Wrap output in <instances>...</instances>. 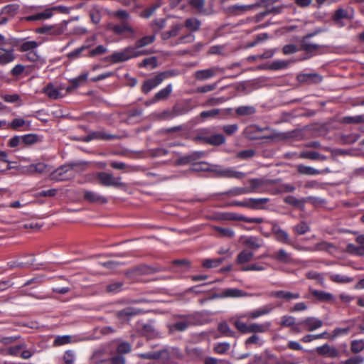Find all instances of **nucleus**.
Instances as JSON below:
<instances>
[{"label": "nucleus", "instance_id": "f257e3e1", "mask_svg": "<svg viewBox=\"0 0 364 364\" xmlns=\"http://www.w3.org/2000/svg\"><path fill=\"white\" fill-rule=\"evenodd\" d=\"M144 50H137L133 46L127 47L122 51L115 52L111 56V60L114 63H119L128 60L130 58H136L144 55Z\"/></svg>", "mask_w": 364, "mask_h": 364}, {"label": "nucleus", "instance_id": "f03ea898", "mask_svg": "<svg viewBox=\"0 0 364 364\" xmlns=\"http://www.w3.org/2000/svg\"><path fill=\"white\" fill-rule=\"evenodd\" d=\"M97 178L100 183L104 186H114L117 188H127V184L121 181V177H114L108 172H99Z\"/></svg>", "mask_w": 364, "mask_h": 364}, {"label": "nucleus", "instance_id": "7ed1b4c3", "mask_svg": "<svg viewBox=\"0 0 364 364\" xmlns=\"http://www.w3.org/2000/svg\"><path fill=\"white\" fill-rule=\"evenodd\" d=\"M76 164H65L51 173V178L55 181H65L75 176Z\"/></svg>", "mask_w": 364, "mask_h": 364}, {"label": "nucleus", "instance_id": "20e7f679", "mask_svg": "<svg viewBox=\"0 0 364 364\" xmlns=\"http://www.w3.org/2000/svg\"><path fill=\"white\" fill-rule=\"evenodd\" d=\"M6 353L13 356L20 355L21 358L27 360L34 354V350L27 349L26 344L23 342L18 345L10 346L6 349Z\"/></svg>", "mask_w": 364, "mask_h": 364}, {"label": "nucleus", "instance_id": "39448f33", "mask_svg": "<svg viewBox=\"0 0 364 364\" xmlns=\"http://www.w3.org/2000/svg\"><path fill=\"white\" fill-rule=\"evenodd\" d=\"M240 241L243 245L252 250H258L264 244L262 238L255 236H242L240 238Z\"/></svg>", "mask_w": 364, "mask_h": 364}, {"label": "nucleus", "instance_id": "423d86ee", "mask_svg": "<svg viewBox=\"0 0 364 364\" xmlns=\"http://www.w3.org/2000/svg\"><path fill=\"white\" fill-rule=\"evenodd\" d=\"M252 294H248L241 289L236 288L225 289L220 293V298H240L252 296Z\"/></svg>", "mask_w": 364, "mask_h": 364}, {"label": "nucleus", "instance_id": "0eeeda50", "mask_svg": "<svg viewBox=\"0 0 364 364\" xmlns=\"http://www.w3.org/2000/svg\"><path fill=\"white\" fill-rule=\"evenodd\" d=\"M107 28L118 35L129 33L133 36L135 33L134 29L126 21L122 22L121 24L109 23Z\"/></svg>", "mask_w": 364, "mask_h": 364}, {"label": "nucleus", "instance_id": "6e6552de", "mask_svg": "<svg viewBox=\"0 0 364 364\" xmlns=\"http://www.w3.org/2000/svg\"><path fill=\"white\" fill-rule=\"evenodd\" d=\"M272 232L275 236V239L282 243L289 245L291 244V240L289 238V234L283 229H282L277 224H274L272 228Z\"/></svg>", "mask_w": 364, "mask_h": 364}, {"label": "nucleus", "instance_id": "1a4fd4ad", "mask_svg": "<svg viewBox=\"0 0 364 364\" xmlns=\"http://www.w3.org/2000/svg\"><path fill=\"white\" fill-rule=\"evenodd\" d=\"M216 176L224 178H242L245 176V173L242 172L237 171L233 168H222L218 166V170L216 171Z\"/></svg>", "mask_w": 364, "mask_h": 364}, {"label": "nucleus", "instance_id": "9d476101", "mask_svg": "<svg viewBox=\"0 0 364 364\" xmlns=\"http://www.w3.org/2000/svg\"><path fill=\"white\" fill-rule=\"evenodd\" d=\"M316 351L320 355L331 358H337L340 355L339 351L335 347L330 346L328 344L317 347Z\"/></svg>", "mask_w": 364, "mask_h": 364}, {"label": "nucleus", "instance_id": "9b49d317", "mask_svg": "<svg viewBox=\"0 0 364 364\" xmlns=\"http://www.w3.org/2000/svg\"><path fill=\"white\" fill-rule=\"evenodd\" d=\"M353 17V10L348 7L346 9L339 8L333 14L332 18L336 22H340L342 19H352Z\"/></svg>", "mask_w": 364, "mask_h": 364}, {"label": "nucleus", "instance_id": "f8f14e48", "mask_svg": "<svg viewBox=\"0 0 364 364\" xmlns=\"http://www.w3.org/2000/svg\"><path fill=\"white\" fill-rule=\"evenodd\" d=\"M219 70H220V69L217 67H213V68H208V69L200 70H197L195 73L194 76L196 80H200V81H203V80L210 79V78L213 77V76H215Z\"/></svg>", "mask_w": 364, "mask_h": 364}, {"label": "nucleus", "instance_id": "ddd939ff", "mask_svg": "<svg viewBox=\"0 0 364 364\" xmlns=\"http://www.w3.org/2000/svg\"><path fill=\"white\" fill-rule=\"evenodd\" d=\"M84 198L90 203L104 204L107 203V198L100 193L91 191H84Z\"/></svg>", "mask_w": 364, "mask_h": 364}, {"label": "nucleus", "instance_id": "4468645a", "mask_svg": "<svg viewBox=\"0 0 364 364\" xmlns=\"http://www.w3.org/2000/svg\"><path fill=\"white\" fill-rule=\"evenodd\" d=\"M272 258L284 264H292L294 259L291 254L287 252L284 249H279L272 256Z\"/></svg>", "mask_w": 364, "mask_h": 364}, {"label": "nucleus", "instance_id": "2eb2a0df", "mask_svg": "<svg viewBox=\"0 0 364 364\" xmlns=\"http://www.w3.org/2000/svg\"><path fill=\"white\" fill-rule=\"evenodd\" d=\"M64 28L60 26H43L36 29L38 33H48L51 36H60L64 33Z\"/></svg>", "mask_w": 364, "mask_h": 364}, {"label": "nucleus", "instance_id": "dca6fc26", "mask_svg": "<svg viewBox=\"0 0 364 364\" xmlns=\"http://www.w3.org/2000/svg\"><path fill=\"white\" fill-rule=\"evenodd\" d=\"M269 296L271 297L282 299L287 301L300 298V294L299 293H291L286 291H272L269 293Z\"/></svg>", "mask_w": 364, "mask_h": 364}, {"label": "nucleus", "instance_id": "f3484780", "mask_svg": "<svg viewBox=\"0 0 364 364\" xmlns=\"http://www.w3.org/2000/svg\"><path fill=\"white\" fill-rule=\"evenodd\" d=\"M116 136L114 135L107 134L103 130L95 131L90 133L85 138V141H90L94 139L97 140H109L114 139Z\"/></svg>", "mask_w": 364, "mask_h": 364}, {"label": "nucleus", "instance_id": "a211bd4d", "mask_svg": "<svg viewBox=\"0 0 364 364\" xmlns=\"http://www.w3.org/2000/svg\"><path fill=\"white\" fill-rule=\"evenodd\" d=\"M164 80L159 74H157L154 77L149 78L146 80L142 86V91L144 93L149 92L152 89L159 85Z\"/></svg>", "mask_w": 364, "mask_h": 364}, {"label": "nucleus", "instance_id": "6ab92c4d", "mask_svg": "<svg viewBox=\"0 0 364 364\" xmlns=\"http://www.w3.org/2000/svg\"><path fill=\"white\" fill-rule=\"evenodd\" d=\"M301 323L304 324L305 329L309 331H315L323 326L322 321L315 317H308L301 321Z\"/></svg>", "mask_w": 364, "mask_h": 364}, {"label": "nucleus", "instance_id": "aec40b11", "mask_svg": "<svg viewBox=\"0 0 364 364\" xmlns=\"http://www.w3.org/2000/svg\"><path fill=\"white\" fill-rule=\"evenodd\" d=\"M273 309V307L270 305L264 306L259 309H257L256 310L250 311L246 314V316L247 318H252L255 319L258 317H260L262 316L268 314L270 313Z\"/></svg>", "mask_w": 364, "mask_h": 364}, {"label": "nucleus", "instance_id": "412c9836", "mask_svg": "<svg viewBox=\"0 0 364 364\" xmlns=\"http://www.w3.org/2000/svg\"><path fill=\"white\" fill-rule=\"evenodd\" d=\"M192 323L190 317L183 318L170 326L171 331H183Z\"/></svg>", "mask_w": 364, "mask_h": 364}, {"label": "nucleus", "instance_id": "4be33fe9", "mask_svg": "<svg viewBox=\"0 0 364 364\" xmlns=\"http://www.w3.org/2000/svg\"><path fill=\"white\" fill-rule=\"evenodd\" d=\"M43 92L50 99L56 100L63 97L60 90L49 83L43 88Z\"/></svg>", "mask_w": 364, "mask_h": 364}, {"label": "nucleus", "instance_id": "5701e85b", "mask_svg": "<svg viewBox=\"0 0 364 364\" xmlns=\"http://www.w3.org/2000/svg\"><path fill=\"white\" fill-rule=\"evenodd\" d=\"M15 60V55L14 49H9L2 50L0 53V65H4L13 62Z\"/></svg>", "mask_w": 364, "mask_h": 364}, {"label": "nucleus", "instance_id": "b1692460", "mask_svg": "<svg viewBox=\"0 0 364 364\" xmlns=\"http://www.w3.org/2000/svg\"><path fill=\"white\" fill-rule=\"evenodd\" d=\"M247 318L246 314H240L234 320V325L242 333H250V324L240 321L241 318Z\"/></svg>", "mask_w": 364, "mask_h": 364}, {"label": "nucleus", "instance_id": "393cba45", "mask_svg": "<svg viewBox=\"0 0 364 364\" xmlns=\"http://www.w3.org/2000/svg\"><path fill=\"white\" fill-rule=\"evenodd\" d=\"M106 361L107 358L105 357V350L102 348L95 350L90 357L91 364H103Z\"/></svg>", "mask_w": 364, "mask_h": 364}, {"label": "nucleus", "instance_id": "a878e982", "mask_svg": "<svg viewBox=\"0 0 364 364\" xmlns=\"http://www.w3.org/2000/svg\"><path fill=\"white\" fill-rule=\"evenodd\" d=\"M53 16L52 9L50 8L46 9L44 11L31 15L26 17V19L30 21L46 20Z\"/></svg>", "mask_w": 364, "mask_h": 364}, {"label": "nucleus", "instance_id": "bb28decb", "mask_svg": "<svg viewBox=\"0 0 364 364\" xmlns=\"http://www.w3.org/2000/svg\"><path fill=\"white\" fill-rule=\"evenodd\" d=\"M172 92V85L168 84L166 87L159 90L153 98V102L166 100Z\"/></svg>", "mask_w": 364, "mask_h": 364}, {"label": "nucleus", "instance_id": "cd10ccee", "mask_svg": "<svg viewBox=\"0 0 364 364\" xmlns=\"http://www.w3.org/2000/svg\"><path fill=\"white\" fill-rule=\"evenodd\" d=\"M193 170L196 171H210L216 174L218 166L209 164L205 162H200L194 165Z\"/></svg>", "mask_w": 364, "mask_h": 364}, {"label": "nucleus", "instance_id": "c85d7f7f", "mask_svg": "<svg viewBox=\"0 0 364 364\" xmlns=\"http://www.w3.org/2000/svg\"><path fill=\"white\" fill-rule=\"evenodd\" d=\"M77 341V340L75 338L69 335L58 336L54 339L53 344L54 346H60Z\"/></svg>", "mask_w": 364, "mask_h": 364}, {"label": "nucleus", "instance_id": "c756f323", "mask_svg": "<svg viewBox=\"0 0 364 364\" xmlns=\"http://www.w3.org/2000/svg\"><path fill=\"white\" fill-rule=\"evenodd\" d=\"M248 201V208L251 209H259L262 206L266 204L269 201V198H247Z\"/></svg>", "mask_w": 364, "mask_h": 364}, {"label": "nucleus", "instance_id": "7c9ffc66", "mask_svg": "<svg viewBox=\"0 0 364 364\" xmlns=\"http://www.w3.org/2000/svg\"><path fill=\"white\" fill-rule=\"evenodd\" d=\"M156 39V35L155 33L150 36H146L140 39H139L136 42L134 48H136L137 50H139V48L146 46L148 45L151 44Z\"/></svg>", "mask_w": 364, "mask_h": 364}, {"label": "nucleus", "instance_id": "2f4dec72", "mask_svg": "<svg viewBox=\"0 0 364 364\" xmlns=\"http://www.w3.org/2000/svg\"><path fill=\"white\" fill-rule=\"evenodd\" d=\"M297 171L304 175L314 176L320 174L321 172L311 166L299 164L296 166Z\"/></svg>", "mask_w": 364, "mask_h": 364}, {"label": "nucleus", "instance_id": "473e14b6", "mask_svg": "<svg viewBox=\"0 0 364 364\" xmlns=\"http://www.w3.org/2000/svg\"><path fill=\"white\" fill-rule=\"evenodd\" d=\"M141 312V310L133 307H127L117 313V316L119 318H129L133 316L137 315Z\"/></svg>", "mask_w": 364, "mask_h": 364}, {"label": "nucleus", "instance_id": "72a5a7b5", "mask_svg": "<svg viewBox=\"0 0 364 364\" xmlns=\"http://www.w3.org/2000/svg\"><path fill=\"white\" fill-rule=\"evenodd\" d=\"M204 155H205V153L203 151L195 152L190 156H186L180 158L179 159H178L176 161V164L177 165L186 164H188L189 162L195 160L197 158L203 156Z\"/></svg>", "mask_w": 364, "mask_h": 364}, {"label": "nucleus", "instance_id": "f704fd0d", "mask_svg": "<svg viewBox=\"0 0 364 364\" xmlns=\"http://www.w3.org/2000/svg\"><path fill=\"white\" fill-rule=\"evenodd\" d=\"M299 158L320 161H324L326 159L325 156L321 155L316 151H302L299 154Z\"/></svg>", "mask_w": 364, "mask_h": 364}, {"label": "nucleus", "instance_id": "c9c22d12", "mask_svg": "<svg viewBox=\"0 0 364 364\" xmlns=\"http://www.w3.org/2000/svg\"><path fill=\"white\" fill-rule=\"evenodd\" d=\"M203 142L213 144L220 145L225 142V138L222 134H215L209 137L201 138Z\"/></svg>", "mask_w": 364, "mask_h": 364}, {"label": "nucleus", "instance_id": "e433bc0d", "mask_svg": "<svg viewBox=\"0 0 364 364\" xmlns=\"http://www.w3.org/2000/svg\"><path fill=\"white\" fill-rule=\"evenodd\" d=\"M142 333L149 338H155L159 335V332L151 323H146L144 325L142 328Z\"/></svg>", "mask_w": 364, "mask_h": 364}, {"label": "nucleus", "instance_id": "4c0bfd02", "mask_svg": "<svg viewBox=\"0 0 364 364\" xmlns=\"http://www.w3.org/2000/svg\"><path fill=\"white\" fill-rule=\"evenodd\" d=\"M254 253L251 251L244 250L237 255V262L239 264H245L253 259Z\"/></svg>", "mask_w": 364, "mask_h": 364}, {"label": "nucleus", "instance_id": "58836bf2", "mask_svg": "<svg viewBox=\"0 0 364 364\" xmlns=\"http://www.w3.org/2000/svg\"><path fill=\"white\" fill-rule=\"evenodd\" d=\"M270 326V323L267 322L264 323H250V333H264L267 331Z\"/></svg>", "mask_w": 364, "mask_h": 364}, {"label": "nucleus", "instance_id": "ea45409f", "mask_svg": "<svg viewBox=\"0 0 364 364\" xmlns=\"http://www.w3.org/2000/svg\"><path fill=\"white\" fill-rule=\"evenodd\" d=\"M39 43L35 41H29L23 42L19 47L21 52H31L33 51L38 46Z\"/></svg>", "mask_w": 364, "mask_h": 364}, {"label": "nucleus", "instance_id": "a19ab883", "mask_svg": "<svg viewBox=\"0 0 364 364\" xmlns=\"http://www.w3.org/2000/svg\"><path fill=\"white\" fill-rule=\"evenodd\" d=\"M330 279L333 282L338 284H346L350 283L353 281V279L343 274H331L330 275Z\"/></svg>", "mask_w": 364, "mask_h": 364}, {"label": "nucleus", "instance_id": "79ce46f5", "mask_svg": "<svg viewBox=\"0 0 364 364\" xmlns=\"http://www.w3.org/2000/svg\"><path fill=\"white\" fill-rule=\"evenodd\" d=\"M293 230L297 235H304L310 231V226L306 222L301 221L293 227Z\"/></svg>", "mask_w": 364, "mask_h": 364}, {"label": "nucleus", "instance_id": "37998d69", "mask_svg": "<svg viewBox=\"0 0 364 364\" xmlns=\"http://www.w3.org/2000/svg\"><path fill=\"white\" fill-rule=\"evenodd\" d=\"M181 28V25H174L169 31L163 32L161 38L164 40H167L170 38L175 37L179 33Z\"/></svg>", "mask_w": 364, "mask_h": 364}, {"label": "nucleus", "instance_id": "c03bdc74", "mask_svg": "<svg viewBox=\"0 0 364 364\" xmlns=\"http://www.w3.org/2000/svg\"><path fill=\"white\" fill-rule=\"evenodd\" d=\"M250 193V191L247 187H235L229 190L226 194L230 196H237L244 194Z\"/></svg>", "mask_w": 364, "mask_h": 364}, {"label": "nucleus", "instance_id": "a18cd8bd", "mask_svg": "<svg viewBox=\"0 0 364 364\" xmlns=\"http://www.w3.org/2000/svg\"><path fill=\"white\" fill-rule=\"evenodd\" d=\"M214 230L220 235L221 237L232 238L235 235V232L233 230L230 228H221V227H215Z\"/></svg>", "mask_w": 364, "mask_h": 364}, {"label": "nucleus", "instance_id": "49530a36", "mask_svg": "<svg viewBox=\"0 0 364 364\" xmlns=\"http://www.w3.org/2000/svg\"><path fill=\"white\" fill-rule=\"evenodd\" d=\"M218 331L225 336L234 337L235 332L232 331L225 322L220 323L218 325Z\"/></svg>", "mask_w": 364, "mask_h": 364}, {"label": "nucleus", "instance_id": "de8ad7c7", "mask_svg": "<svg viewBox=\"0 0 364 364\" xmlns=\"http://www.w3.org/2000/svg\"><path fill=\"white\" fill-rule=\"evenodd\" d=\"M223 259H205L203 261V266L205 268H213L218 267L222 262Z\"/></svg>", "mask_w": 364, "mask_h": 364}, {"label": "nucleus", "instance_id": "09e8293b", "mask_svg": "<svg viewBox=\"0 0 364 364\" xmlns=\"http://www.w3.org/2000/svg\"><path fill=\"white\" fill-rule=\"evenodd\" d=\"M28 170L31 172H36L38 173H43L47 171V165L44 163H37L31 164L28 167Z\"/></svg>", "mask_w": 364, "mask_h": 364}, {"label": "nucleus", "instance_id": "8fccbe9b", "mask_svg": "<svg viewBox=\"0 0 364 364\" xmlns=\"http://www.w3.org/2000/svg\"><path fill=\"white\" fill-rule=\"evenodd\" d=\"M186 26L189 30L195 31L199 29L200 22L196 18H188L186 21Z\"/></svg>", "mask_w": 364, "mask_h": 364}, {"label": "nucleus", "instance_id": "3c124183", "mask_svg": "<svg viewBox=\"0 0 364 364\" xmlns=\"http://www.w3.org/2000/svg\"><path fill=\"white\" fill-rule=\"evenodd\" d=\"M245 344L247 348H248L251 344L262 346L263 345V341L259 336L254 334L245 341Z\"/></svg>", "mask_w": 364, "mask_h": 364}, {"label": "nucleus", "instance_id": "603ef678", "mask_svg": "<svg viewBox=\"0 0 364 364\" xmlns=\"http://www.w3.org/2000/svg\"><path fill=\"white\" fill-rule=\"evenodd\" d=\"M250 183V187L247 188V190L250 191V193L257 192L259 188L264 185V181L258 178L251 179Z\"/></svg>", "mask_w": 364, "mask_h": 364}, {"label": "nucleus", "instance_id": "864d4df0", "mask_svg": "<svg viewBox=\"0 0 364 364\" xmlns=\"http://www.w3.org/2000/svg\"><path fill=\"white\" fill-rule=\"evenodd\" d=\"M364 349V340H353L351 342L350 350L353 353H358Z\"/></svg>", "mask_w": 364, "mask_h": 364}, {"label": "nucleus", "instance_id": "5fc2aeb1", "mask_svg": "<svg viewBox=\"0 0 364 364\" xmlns=\"http://www.w3.org/2000/svg\"><path fill=\"white\" fill-rule=\"evenodd\" d=\"M255 112V109L252 106H241L236 109L238 115H250Z\"/></svg>", "mask_w": 364, "mask_h": 364}, {"label": "nucleus", "instance_id": "6e6d98bb", "mask_svg": "<svg viewBox=\"0 0 364 364\" xmlns=\"http://www.w3.org/2000/svg\"><path fill=\"white\" fill-rule=\"evenodd\" d=\"M10 168L7 155L4 151H0V171H5Z\"/></svg>", "mask_w": 364, "mask_h": 364}, {"label": "nucleus", "instance_id": "4d7b16f0", "mask_svg": "<svg viewBox=\"0 0 364 364\" xmlns=\"http://www.w3.org/2000/svg\"><path fill=\"white\" fill-rule=\"evenodd\" d=\"M313 295L315 296L317 299L321 300V301H329L331 300L333 298V296L330 293H327L323 291H314Z\"/></svg>", "mask_w": 364, "mask_h": 364}, {"label": "nucleus", "instance_id": "13d9d810", "mask_svg": "<svg viewBox=\"0 0 364 364\" xmlns=\"http://www.w3.org/2000/svg\"><path fill=\"white\" fill-rule=\"evenodd\" d=\"M230 344L228 343H218L214 346V351L219 354H223L230 349Z\"/></svg>", "mask_w": 364, "mask_h": 364}, {"label": "nucleus", "instance_id": "bf43d9fd", "mask_svg": "<svg viewBox=\"0 0 364 364\" xmlns=\"http://www.w3.org/2000/svg\"><path fill=\"white\" fill-rule=\"evenodd\" d=\"M75 353L72 350H66L63 355V360L65 364H73L75 360Z\"/></svg>", "mask_w": 364, "mask_h": 364}, {"label": "nucleus", "instance_id": "052dcab7", "mask_svg": "<svg viewBox=\"0 0 364 364\" xmlns=\"http://www.w3.org/2000/svg\"><path fill=\"white\" fill-rule=\"evenodd\" d=\"M166 25V21L164 18L156 19L151 22V27L154 30V33H157Z\"/></svg>", "mask_w": 364, "mask_h": 364}, {"label": "nucleus", "instance_id": "680f3d73", "mask_svg": "<svg viewBox=\"0 0 364 364\" xmlns=\"http://www.w3.org/2000/svg\"><path fill=\"white\" fill-rule=\"evenodd\" d=\"M87 77H88V73H85L80 75L77 77L72 79L70 80V82L73 84V85L76 87L80 86L82 83L85 82L87 80Z\"/></svg>", "mask_w": 364, "mask_h": 364}, {"label": "nucleus", "instance_id": "e2e57ef3", "mask_svg": "<svg viewBox=\"0 0 364 364\" xmlns=\"http://www.w3.org/2000/svg\"><path fill=\"white\" fill-rule=\"evenodd\" d=\"M1 97L5 102L9 103H14L20 100V97L17 94H4Z\"/></svg>", "mask_w": 364, "mask_h": 364}, {"label": "nucleus", "instance_id": "0e129e2a", "mask_svg": "<svg viewBox=\"0 0 364 364\" xmlns=\"http://www.w3.org/2000/svg\"><path fill=\"white\" fill-rule=\"evenodd\" d=\"M295 318L291 316H284L281 318V325L292 327L295 323Z\"/></svg>", "mask_w": 364, "mask_h": 364}, {"label": "nucleus", "instance_id": "69168bd1", "mask_svg": "<svg viewBox=\"0 0 364 364\" xmlns=\"http://www.w3.org/2000/svg\"><path fill=\"white\" fill-rule=\"evenodd\" d=\"M348 251L353 252L358 255H364V246L360 245V246H355L354 245L350 244L348 245Z\"/></svg>", "mask_w": 364, "mask_h": 364}, {"label": "nucleus", "instance_id": "338daca9", "mask_svg": "<svg viewBox=\"0 0 364 364\" xmlns=\"http://www.w3.org/2000/svg\"><path fill=\"white\" fill-rule=\"evenodd\" d=\"M364 362V358L361 355L352 357L343 362V364H362Z\"/></svg>", "mask_w": 364, "mask_h": 364}, {"label": "nucleus", "instance_id": "774afa93", "mask_svg": "<svg viewBox=\"0 0 364 364\" xmlns=\"http://www.w3.org/2000/svg\"><path fill=\"white\" fill-rule=\"evenodd\" d=\"M204 364H231L229 361L225 360H218L213 357L205 358Z\"/></svg>", "mask_w": 364, "mask_h": 364}]
</instances>
